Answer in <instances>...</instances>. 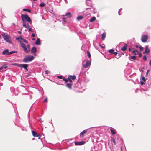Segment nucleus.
<instances>
[{
    "label": "nucleus",
    "instance_id": "nucleus-9",
    "mask_svg": "<svg viewBox=\"0 0 151 151\" xmlns=\"http://www.w3.org/2000/svg\"><path fill=\"white\" fill-rule=\"evenodd\" d=\"M150 52V50L148 49V47L146 46L145 47V51L143 52L144 54L148 53Z\"/></svg>",
    "mask_w": 151,
    "mask_h": 151
},
{
    "label": "nucleus",
    "instance_id": "nucleus-13",
    "mask_svg": "<svg viewBox=\"0 0 151 151\" xmlns=\"http://www.w3.org/2000/svg\"><path fill=\"white\" fill-rule=\"evenodd\" d=\"M128 45L127 44H125L124 46L121 48V50L123 51H124L127 50V47Z\"/></svg>",
    "mask_w": 151,
    "mask_h": 151
},
{
    "label": "nucleus",
    "instance_id": "nucleus-8",
    "mask_svg": "<svg viewBox=\"0 0 151 151\" xmlns=\"http://www.w3.org/2000/svg\"><path fill=\"white\" fill-rule=\"evenodd\" d=\"M74 143L76 145H83L85 144V142L84 141H81V142H75Z\"/></svg>",
    "mask_w": 151,
    "mask_h": 151
},
{
    "label": "nucleus",
    "instance_id": "nucleus-26",
    "mask_svg": "<svg viewBox=\"0 0 151 151\" xmlns=\"http://www.w3.org/2000/svg\"><path fill=\"white\" fill-rule=\"evenodd\" d=\"M22 37L21 36H20L19 37L16 38V39L19 42V41H21L20 40L21 39L22 40Z\"/></svg>",
    "mask_w": 151,
    "mask_h": 151
},
{
    "label": "nucleus",
    "instance_id": "nucleus-59",
    "mask_svg": "<svg viewBox=\"0 0 151 151\" xmlns=\"http://www.w3.org/2000/svg\"><path fill=\"white\" fill-rule=\"evenodd\" d=\"M121 151H122V147H121Z\"/></svg>",
    "mask_w": 151,
    "mask_h": 151
},
{
    "label": "nucleus",
    "instance_id": "nucleus-4",
    "mask_svg": "<svg viewBox=\"0 0 151 151\" xmlns=\"http://www.w3.org/2000/svg\"><path fill=\"white\" fill-rule=\"evenodd\" d=\"M19 42L21 47L23 48L25 52H27L26 51H27V48L25 45L21 41H19Z\"/></svg>",
    "mask_w": 151,
    "mask_h": 151
},
{
    "label": "nucleus",
    "instance_id": "nucleus-57",
    "mask_svg": "<svg viewBox=\"0 0 151 151\" xmlns=\"http://www.w3.org/2000/svg\"><path fill=\"white\" fill-rule=\"evenodd\" d=\"M17 32L18 33H21V32L20 31H18Z\"/></svg>",
    "mask_w": 151,
    "mask_h": 151
},
{
    "label": "nucleus",
    "instance_id": "nucleus-18",
    "mask_svg": "<svg viewBox=\"0 0 151 151\" xmlns=\"http://www.w3.org/2000/svg\"><path fill=\"white\" fill-rule=\"evenodd\" d=\"M40 39L39 38H37L35 42V44L37 45H39L40 44Z\"/></svg>",
    "mask_w": 151,
    "mask_h": 151
},
{
    "label": "nucleus",
    "instance_id": "nucleus-25",
    "mask_svg": "<svg viewBox=\"0 0 151 151\" xmlns=\"http://www.w3.org/2000/svg\"><path fill=\"white\" fill-rule=\"evenodd\" d=\"M110 130L111 131V133L112 135H114L116 134V132L114 130H113L112 129H110Z\"/></svg>",
    "mask_w": 151,
    "mask_h": 151
},
{
    "label": "nucleus",
    "instance_id": "nucleus-3",
    "mask_svg": "<svg viewBox=\"0 0 151 151\" xmlns=\"http://www.w3.org/2000/svg\"><path fill=\"white\" fill-rule=\"evenodd\" d=\"M23 16H22V17H24V19L26 20L27 21L29 22H32V21L30 18L29 17V16L27 15H24L23 14Z\"/></svg>",
    "mask_w": 151,
    "mask_h": 151
},
{
    "label": "nucleus",
    "instance_id": "nucleus-34",
    "mask_svg": "<svg viewBox=\"0 0 151 151\" xmlns=\"http://www.w3.org/2000/svg\"><path fill=\"white\" fill-rule=\"evenodd\" d=\"M63 80L65 82V83H67L68 81V79H67L66 78H65V77H64L63 78Z\"/></svg>",
    "mask_w": 151,
    "mask_h": 151
},
{
    "label": "nucleus",
    "instance_id": "nucleus-50",
    "mask_svg": "<svg viewBox=\"0 0 151 151\" xmlns=\"http://www.w3.org/2000/svg\"><path fill=\"white\" fill-rule=\"evenodd\" d=\"M4 68V66H2L0 67V70Z\"/></svg>",
    "mask_w": 151,
    "mask_h": 151
},
{
    "label": "nucleus",
    "instance_id": "nucleus-29",
    "mask_svg": "<svg viewBox=\"0 0 151 151\" xmlns=\"http://www.w3.org/2000/svg\"><path fill=\"white\" fill-rule=\"evenodd\" d=\"M23 11H27V12H31V10H30V9H25V8H24V9H23Z\"/></svg>",
    "mask_w": 151,
    "mask_h": 151
},
{
    "label": "nucleus",
    "instance_id": "nucleus-12",
    "mask_svg": "<svg viewBox=\"0 0 151 151\" xmlns=\"http://www.w3.org/2000/svg\"><path fill=\"white\" fill-rule=\"evenodd\" d=\"M72 83H68L66 84V86L70 89H72Z\"/></svg>",
    "mask_w": 151,
    "mask_h": 151
},
{
    "label": "nucleus",
    "instance_id": "nucleus-16",
    "mask_svg": "<svg viewBox=\"0 0 151 151\" xmlns=\"http://www.w3.org/2000/svg\"><path fill=\"white\" fill-rule=\"evenodd\" d=\"M65 15L67 17L70 18L72 16L70 12H68L65 14Z\"/></svg>",
    "mask_w": 151,
    "mask_h": 151
},
{
    "label": "nucleus",
    "instance_id": "nucleus-60",
    "mask_svg": "<svg viewBox=\"0 0 151 151\" xmlns=\"http://www.w3.org/2000/svg\"><path fill=\"white\" fill-rule=\"evenodd\" d=\"M32 40H35V38H33L32 39Z\"/></svg>",
    "mask_w": 151,
    "mask_h": 151
},
{
    "label": "nucleus",
    "instance_id": "nucleus-47",
    "mask_svg": "<svg viewBox=\"0 0 151 151\" xmlns=\"http://www.w3.org/2000/svg\"><path fill=\"white\" fill-rule=\"evenodd\" d=\"M3 66H4V68L5 69H6L7 67V66L5 65H4Z\"/></svg>",
    "mask_w": 151,
    "mask_h": 151
},
{
    "label": "nucleus",
    "instance_id": "nucleus-44",
    "mask_svg": "<svg viewBox=\"0 0 151 151\" xmlns=\"http://www.w3.org/2000/svg\"><path fill=\"white\" fill-rule=\"evenodd\" d=\"M142 80L144 81H145V77L144 76H143L142 78Z\"/></svg>",
    "mask_w": 151,
    "mask_h": 151
},
{
    "label": "nucleus",
    "instance_id": "nucleus-45",
    "mask_svg": "<svg viewBox=\"0 0 151 151\" xmlns=\"http://www.w3.org/2000/svg\"><path fill=\"white\" fill-rule=\"evenodd\" d=\"M139 54V57H142V54L141 53H139H139H138Z\"/></svg>",
    "mask_w": 151,
    "mask_h": 151
},
{
    "label": "nucleus",
    "instance_id": "nucleus-46",
    "mask_svg": "<svg viewBox=\"0 0 151 151\" xmlns=\"http://www.w3.org/2000/svg\"><path fill=\"white\" fill-rule=\"evenodd\" d=\"M140 83L141 85H143L145 83L143 81H141Z\"/></svg>",
    "mask_w": 151,
    "mask_h": 151
},
{
    "label": "nucleus",
    "instance_id": "nucleus-11",
    "mask_svg": "<svg viewBox=\"0 0 151 151\" xmlns=\"http://www.w3.org/2000/svg\"><path fill=\"white\" fill-rule=\"evenodd\" d=\"M68 77L73 80H74L76 79V76L75 75H68Z\"/></svg>",
    "mask_w": 151,
    "mask_h": 151
},
{
    "label": "nucleus",
    "instance_id": "nucleus-20",
    "mask_svg": "<svg viewBox=\"0 0 151 151\" xmlns=\"http://www.w3.org/2000/svg\"><path fill=\"white\" fill-rule=\"evenodd\" d=\"M22 67H23L24 68H25L26 70H27V67H28V65L26 64H23Z\"/></svg>",
    "mask_w": 151,
    "mask_h": 151
},
{
    "label": "nucleus",
    "instance_id": "nucleus-2",
    "mask_svg": "<svg viewBox=\"0 0 151 151\" xmlns=\"http://www.w3.org/2000/svg\"><path fill=\"white\" fill-rule=\"evenodd\" d=\"M3 36V37L4 39L7 42L11 43H12V42L10 40V37L8 35H5L4 34L2 35Z\"/></svg>",
    "mask_w": 151,
    "mask_h": 151
},
{
    "label": "nucleus",
    "instance_id": "nucleus-39",
    "mask_svg": "<svg viewBox=\"0 0 151 151\" xmlns=\"http://www.w3.org/2000/svg\"><path fill=\"white\" fill-rule=\"evenodd\" d=\"M45 74H50V71L49 70H46L45 72Z\"/></svg>",
    "mask_w": 151,
    "mask_h": 151
},
{
    "label": "nucleus",
    "instance_id": "nucleus-32",
    "mask_svg": "<svg viewBox=\"0 0 151 151\" xmlns=\"http://www.w3.org/2000/svg\"><path fill=\"white\" fill-rule=\"evenodd\" d=\"M45 3H41L39 5V6L40 7H43L45 6Z\"/></svg>",
    "mask_w": 151,
    "mask_h": 151
},
{
    "label": "nucleus",
    "instance_id": "nucleus-1",
    "mask_svg": "<svg viewBox=\"0 0 151 151\" xmlns=\"http://www.w3.org/2000/svg\"><path fill=\"white\" fill-rule=\"evenodd\" d=\"M34 59V57L33 56L27 55L26 56L24 59L23 61L24 62H27L28 61H31Z\"/></svg>",
    "mask_w": 151,
    "mask_h": 151
},
{
    "label": "nucleus",
    "instance_id": "nucleus-22",
    "mask_svg": "<svg viewBox=\"0 0 151 151\" xmlns=\"http://www.w3.org/2000/svg\"><path fill=\"white\" fill-rule=\"evenodd\" d=\"M83 18V17L82 16H80L77 17V19L78 20H79L82 19Z\"/></svg>",
    "mask_w": 151,
    "mask_h": 151
},
{
    "label": "nucleus",
    "instance_id": "nucleus-56",
    "mask_svg": "<svg viewBox=\"0 0 151 151\" xmlns=\"http://www.w3.org/2000/svg\"><path fill=\"white\" fill-rule=\"evenodd\" d=\"M12 25H15V23H12Z\"/></svg>",
    "mask_w": 151,
    "mask_h": 151
},
{
    "label": "nucleus",
    "instance_id": "nucleus-42",
    "mask_svg": "<svg viewBox=\"0 0 151 151\" xmlns=\"http://www.w3.org/2000/svg\"><path fill=\"white\" fill-rule=\"evenodd\" d=\"M47 98L46 97L44 100V102H47Z\"/></svg>",
    "mask_w": 151,
    "mask_h": 151
},
{
    "label": "nucleus",
    "instance_id": "nucleus-41",
    "mask_svg": "<svg viewBox=\"0 0 151 151\" xmlns=\"http://www.w3.org/2000/svg\"><path fill=\"white\" fill-rule=\"evenodd\" d=\"M139 49L140 51H142L143 50V47L141 46L139 47Z\"/></svg>",
    "mask_w": 151,
    "mask_h": 151
},
{
    "label": "nucleus",
    "instance_id": "nucleus-55",
    "mask_svg": "<svg viewBox=\"0 0 151 151\" xmlns=\"http://www.w3.org/2000/svg\"><path fill=\"white\" fill-rule=\"evenodd\" d=\"M131 50V49L130 48L129 49V51H130Z\"/></svg>",
    "mask_w": 151,
    "mask_h": 151
},
{
    "label": "nucleus",
    "instance_id": "nucleus-27",
    "mask_svg": "<svg viewBox=\"0 0 151 151\" xmlns=\"http://www.w3.org/2000/svg\"><path fill=\"white\" fill-rule=\"evenodd\" d=\"M114 50L113 49H110L109 50L108 52L111 53V54H113L114 52Z\"/></svg>",
    "mask_w": 151,
    "mask_h": 151
},
{
    "label": "nucleus",
    "instance_id": "nucleus-40",
    "mask_svg": "<svg viewBox=\"0 0 151 151\" xmlns=\"http://www.w3.org/2000/svg\"><path fill=\"white\" fill-rule=\"evenodd\" d=\"M143 59L144 60L146 61L147 60V57L146 55H145L143 56Z\"/></svg>",
    "mask_w": 151,
    "mask_h": 151
},
{
    "label": "nucleus",
    "instance_id": "nucleus-51",
    "mask_svg": "<svg viewBox=\"0 0 151 151\" xmlns=\"http://www.w3.org/2000/svg\"><path fill=\"white\" fill-rule=\"evenodd\" d=\"M149 71H150V70H148L147 71V73H146V75H147V74H148V72Z\"/></svg>",
    "mask_w": 151,
    "mask_h": 151
},
{
    "label": "nucleus",
    "instance_id": "nucleus-36",
    "mask_svg": "<svg viewBox=\"0 0 151 151\" xmlns=\"http://www.w3.org/2000/svg\"><path fill=\"white\" fill-rule=\"evenodd\" d=\"M22 40H23V42L25 43H28V42L26 39H24L23 38Z\"/></svg>",
    "mask_w": 151,
    "mask_h": 151
},
{
    "label": "nucleus",
    "instance_id": "nucleus-19",
    "mask_svg": "<svg viewBox=\"0 0 151 151\" xmlns=\"http://www.w3.org/2000/svg\"><path fill=\"white\" fill-rule=\"evenodd\" d=\"M27 47L28 48H27V51H26L27 52H25L26 53H28L30 51V46L29 45H27Z\"/></svg>",
    "mask_w": 151,
    "mask_h": 151
},
{
    "label": "nucleus",
    "instance_id": "nucleus-10",
    "mask_svg": "<svg viewBox=\"0 0 151 151\" xmlns=\"http://www.w3.org/2000/svg\"><path fill=\"white\" fill-rule=\"evenodd\" d=\"M87 132V130H84L81 132L80 134V137H82L83 136L84 134Z\"/></svg>",
    "mask_w": 151,
    "mask_h": 151
},
{
    "label": "nucleus",
    "instance_id": "nucleus-31",
    "mask_svg": "<svg viewBox=\"0 0 151 151\" xmlns=\"http://www.w3.org/2000/svg\"><path fill=\"white\" fill-rule=\"evenodd\" d=\"M130 58L132 59L136 60V57L135 56H131L130 57Z\"/></svg>",
    "mask_w": 151,
    "mask_h": 151
},
{
    "label": "nucleus",
    "instance_id": "nucleus-52",
    "mask_svg": "<svg viewBox=\"0 0 151 151\" xmlns=\"http://www.w3.org/2000/svg\"><path fill=\"white\" fill-rule=\"evenodd\" d=\"M100 45L101 46V47L103 48H105V46H101V45Z\"/></svg>",
    "mask_w": 151,
    "mask_h": 151
},
{
    "label": "nucleus",
    "instance_id": "nucleus-49",
    "mask_svg": "<svg viewBox=\"0 0 151 151\" xmlns=\"http://www.w3.org/2000/svg\"><path fill=\"white\" fill-rule=\"evenodd\" d=\"M113 54H114L115 55H116L118 54L117 52H114Z\"/></svg>",
    "mask_w": 151,
    "mask_h": 151
},
{
    "label": "nucleus",
    "instance_id": "nucleus-61",
    "mask_svg": "<svg viewBox=\"0 0 151 151\" xmlns=\"http://www.w3.org/2000/svg\"><path fill=\"white\" fill-rule=\"evenodd\" d=\"M63 20L65 21V20H64V19H64V18H63Z\"/></svg>",
    "mask_w": 151,
    "mask_h": 151
},
{
    "label": "nucleus",
    "instance_id": "nucleus-54",
    "mask_svg": "<svg viewBox=\"0 0 151 151\" xmlns=\"http://www.w3.org/2000/svg\"><path fill=\"white\" fill-rule=\"evenodd\" d=\"M149 64L150 65V66H151V60H150V62Z\"/></svg>",
    "mask_w": 151,
    "mask_h": 151
},
{
    "label": "nucleus",
    "instance_id": "nucleus-24",
    "mask_svg": "<svg viewBox=\"0 0 151 151\" xmlns=\"http://www.w3.org/2000/svg\"><path fill=\"white\" fill-rule=\"evenodd\" d=\"M22 26L23 27H24L28 29L29 28V25L28 24H23Z\"/></svg>",
    "mask_w": 151,
    "mask_h": 151
},
{
    "label": "nucleus",
    "instance_id": "nucleus-15",
    "mask_svg": "<svg viewBox=\"0 0 151 151\" xmlns=\"http://www.w3.org/2000/svg\"><path fill=\"white\" fill-rule=\"evenodd\" d=\"M8 53H9V50L8 49L5 50H4L2 52V54L4 55L6 54L8 55Z\"/></svg>",
    "mask_w": 151,
    "mask_h": 151
},
{
    "label": "nucleus",
    "instance_id": "nucleus-58",
    "mask_svg": "<svg viewBox=\"0 0 151 151\" xmlns=\"http://www.w3.org/2000/svg\"><path fill=\"white\" fill-rule=\"evenodd\" d=\"M120 57V56L119 55L118 56V57H116V58L117 59L119 58V57Z\"/></svg>",
    "mask_w": 151,
    "mask_h": 151
},
{
    "label": "nucleus",
    "instance_id": "nucleus-30",
    "mask_svg": "<svg viewBox=\"0 0 151 151\" xmlns=\"http://www.w3.org/2000/svg\"><path fill=\"white\" fill-rule=\"evenodd\" d=\"M87 52L88 55V56L89 58H91V55L90 52L88 51H87Z\"/></svg>",
    "mask_w": 151,
    "mask_h": 151
},
{
    "label": "nucleus",
    "instance_id": "nucleus-35",
    "mask_svg": "<svg viewBox=\"0 0 151 151\" xmlns=\"http://www.w3.org/2000/svg\"><path fill=\"white\" fill-rule=\"evenodd\" d=\"M16 52L15 51H11L9 52V53H8V55H9L11 54H13L14 53H15Z\"/></svg>",
    "mask_w": 151,
    "mask_h": 151
},
{
    "label": "nucleus",
    "instance_id": "nucleus-5",
    "mask_svg": "<svg viewBox=\"0 0 151 151\" xmlns=\"http://www.w3.org/2000/svg\"><path fill=\"white\" fill-rule=\"evenodd\" d=\"M148 36L146 35H144L142 36L141 37V41L143 42H145L147 41L148 39Z\"/></svg>",
    "mask_w": 151,
    "mask_h": 151
},
{
    "label": "nucleus",
    "instance_id": "nucleus-28",
    "mask_svg": "<svg viewBox=\"0 0 151 151\" xmlns=\"http://www.w3.org/2000/svg\"><path fill=\"white\" fill-rule=\"evenodd\" d=\"M111 142L114 143V145H115L116 144V142L115 139L113 137H111Z\"/></svg>",
    "mask_w": 151,
    "mask_h": 151
},
{
    "label": "nucleus",
    "instance_id": "nucleus-38",
    "mask_svg": "<svg viewBox=\"0 0 151 151\" xmlns=\"http://www.w3.org/2000/svg\"><path fill=\"white\" fill-rule=\"evenodd\" d=\"M68 80L70 82V83H73V82L72 81L71 79L70 78L68 77Z\"/></svg>",
    "mask_w": 151,
    "mask_h": 151
},
{
    "label": "nucleus",
    "instance_id": "nucleus-14",
    "mask_svg": "<svg viewBox=\"0 0 151 151\" xmlns=\"http://www.w3.org/2000/svg\"><path fill=\"white\" fill-rule=\"evenodd\" d=\"M37 52V50L35 47H33L31 50V52L33 53H35Z\"/></svg>",
    "mask_w": 151,
    "mask_h": 151
},
{
    "label": "nucleus",
    "instance_id": "nucleus-53",
    "mask_svg": "<svg viewBox=\"0 0 151 151\" xmlns=\"http://www.w3.org/2000/svg\"><path fill=\"white\" fill-rule=\"evenodd\" d=\"M135 47H136V48H138L139 47L138 46V45H136L135 46Z\"/></svg>",
    "mask_w": 151,
    "mask_h": 151
},
{
    "label": "nucleus",
    "instance_id": "nucleus-6",
    "mask_svg": "<svg viewBox=\"0 0 151 151\" xmlns=\"http://www.w3.org/2000/svg\"><path fill=\"white\" fill-rule=\"evenodd\" d=\"M32 135L34 137H38V139H40V135L38 134L35 131H33L32 132Z\"/></svg>",
    "mask_w": 151,
    "mask_h": 151
},
{
    "label": "nucleus",
    "instance_id": "nucleus-7",
    "mask_svg": "<svg viewBox=\"0 0 151 151\" xmlns=\"http://www.w3.org/2000/svg\"><path fill=\"white\" fill-rule=\"evenodd\" d=\"M91 64V62L89 60H87L85 64L84 65L83 67L85 68H87L89 67Z\"/></svg>",
    "mask_w": 151,
    "mask_h": 151
},
{
    "label": "nucleus",
    "instance_id": "nucleus-37",
    "mask_svg": "<svg viewBox=\"0 0 151 151\" xmlns=\"http://www.w3.org/2000/svg\"><path fill=\"white\" fill-rule=\"evenodd\" d=\"M64 77H63V76H57V78H59V79H63V78Z\"/></svg>",
    "mask_w": 151,
    "mask_h": 151
},
{
    "label": "nucleus",
    "instance_id": "nucleus-48",
    "mask_svg": "<svg viewBox=\"0 0 151 151\" xmlns=\"http://www.w3.org/2000/svg\"><path fill=\"white\" fill-rule=\"evenodd\" d=\"M32 36L33 37H34L35 36V35L33 33L32 35Z\"/></svg>",
    "mask_w": 151,
    "mask_h": 151
},
{
    "label": "nucleus",
    "instance_id": "nucleus-33",
    "mask_svg": "<svg viewBox=\"0 0 151 151\" xmlns=\"http://www.w3.org/2000/svg\"><path fill=\"white\" fill-rule=\"evenodd\" d=\"M132 53L134 54H137L136 53V52H137V53H139L138 51L136 50H134L132 51Z\"/></svg>",
    "mask_w": 151,
    "mask_h": 151
},
{
    "label": "nucleus",
    "instance_id": "nucleus-17",
    "mask_svg": "<svg viewBox=\"0 0 151 151\" xmlns=\"http://www.w3.org/2000/svg\"><path fill=\"white\" fill-rule=\"evenodd\" d=\"M23 16V14H22L21 15V16L22 20V21L23 22V24H26V21H25V19H24V17H22V16Z\"/></svg>",
    "mask_w": 151,
    "mask_h": 151
},
{
    "label": "nucleus",
    "instance_id": "nucleus-21",
    "mask_svg": "<svg viewBox=\"0 0 151 151\" xmlns=\"http://www.w3.org/2000/svg\"><path fill=\"white\" fill-rule=\"evenodd\" d=\"M106 34L105 33H103L102 35L101 38L103 40H104L105 39V38L106 37Z\"/></svg>",
    "mask_w": 151,
    "mask_h": 151
},
{
    "label": "nucleus",
    "instance_id": "nucleus-23",
    "mask_svg": "<svg viewBox=\"0 0 151 151\" xmlns=\"http://www.w3.org/2000/svg\"><path fill=\"white\" fill-rule=\"evenodd\" d=\"M96 19V18L95 17H93L90 19V22H94L95 20Z\"/></svg>",
    "mask_w": 151,
    "mask_h": 151
},
{
    "label": "nucleus",
    "instance_id": "nucleus-43",
    "mask_svg": "<svg viewBox=\"0 0 151 151\" xmlns=\"http://www.w3.org/2000/svg\"><path fill=\"white\" fill-rule=\"evenodd\" d=\"M29 30V31H30V32H32V29L31 28H29L28 29Z\"/></svg>",
    "mask_w": 151,
    "mask_h": 151
}]
</instances>
